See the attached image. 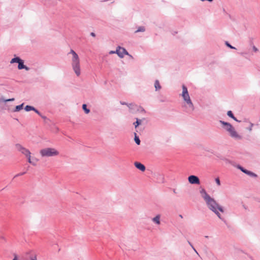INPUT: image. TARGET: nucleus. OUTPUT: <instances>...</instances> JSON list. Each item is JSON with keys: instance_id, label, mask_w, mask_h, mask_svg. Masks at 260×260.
<instances>
[{"instance_id": "bb28decb", "label": "nucleus", "mask_w": 260, "mask_h": 260, "mask_svg": "<svg viewBox=\"0 0 260 260\" xmlns=\"http://www.w3.org/2000/svg\"><path fill=\"white\" fill-rule=\"evenodd\" d=\"M188 244H189V245L191 247L192 249L194 250V251L197 254H199L198 252H197V251L196 250V249L194 248V247H193V246L192 245V244L189 241H188Z\"/></svg>"}, {"instance_id": "1a4fd4ad", "label": "nucleus", "mask_w": 260, "mask_h": 260, "mask_svg": "<svg viewBox=\"0 0 260 260\" xmlns=\"http://www.w3.org/2000/svg\"><path fill=\"white\" fill-rule=\"evenodd\" d=\"M188 180L189 182L192 184H199L200 183L199 178L194 175H191L189 176Z\"/></svg>"}, {"instance_id": "4be33fe9", "label": "nucleus", "mask_w": 260, "mask_h": 260, "mask_svg": "<svg viewBox=\"0 0 260 260\" xmlns=\"http://www.w3.org/2000/svg\"><path fill=\"white\" fill-rule=\"evenodd\" d=\"M145 30V27L144 26H140L138 28V29L135 31L136 33L138 32H143Z\"/></svg>"}, {"instance_id": "473e14b6", "label": "nucleus", "mask_w": 260, "mask_h": 260, "mask_svg": "<svg viewBox=\"0 0 260 260\" xmlns=\"http://www.w3.org/2000/svg\"><path fill=\"white\" fill-rule=\"evenodd\" d=\"M243 206V208H244V209H245V210H247V209H248V207H247V206H246L245 205H243V206Z\"/></svg>"}, {"instance_id": "f257e3e1", "label": "nucleus", "mask_w": 260, "mask_h": 260, "mask_svg": "<svg viewBox=\"0 0 260 260\" xmlns=\"http://www.w3.org/2000/svg\"><path fill=\"white\" fill-rule=\"evenodd\" d=\"M200 192L209 209L215 213L219 218L223 219L221 217V214L219 212V211L222 213L224 212L223 208L221 206L219 205L214 199L212 198L208 194H207L205 189H202Z\"/></svg>"}, {"instance_id": "2f4dec72", "label": "nucleus", "mask_w": 260, "mask_h": 260, "mask_svg": "<svg viewBox=\"0 0 260 260\" xmlns=\"http://www.w3.org/2000/svg\"><path fill=\"white\" fill-rule=\"evenodd\" d=\"M253 50L254 52H257L258 51L257 48H256L255 46L253 47Z\"/></svg>"}, {"instance_id": "f3484780", "label": "nucleus", "mask_w": 260, "mask_h": 260, "mask_svg": "<svg viewBox=\"0 0 260 260\" xmlns=\"http://www.w3.org/2000/svg\"><path fill=\"white\" fill-rule=\"evenodd\" d=\"M154 86H155V90L156 91L159 90L161 88V86H160V85L159 84L158 80H156L155 81Z\"/></svg>"}, {"instance_id": "f03ea898", "label": "nucleus", "mask_w": 260, "mask_h": 260, "mask_svg": "<svg viewBox=\"0 0 260 260\" xmlns=\"http://www.w3.org/2000/svg\"><path fill=\"white\" fill-rule=\"evenodd\" d=\"M181 95L184 101L183 107L185 109V111L188 113L192 112L194 110V106L190 99L187 88L184 85L182 86Z\"/></svg>"}, {"instance_id": "c756f323", "label": "nucleus", "mask_w": 260, "mask_h": 260, "mask_svg": "<svg viewBox=\"0 0 260 260\" xmlns=\"http://www.w3.org/2000/svg\"><path fill=\"white\" fill-rule=\"evenodd\" d=\"M32 111H34L38 114H39V115H41V113H40V112L38 110L36 109L35 108V110H32Z\"/></svg>"}, {"instance_id": "0eeeda50", "label": "nucleus", "mask_w": 260, "mask_h": 260, "mask_svg": "<svg viewBox=\"0 0 260 260\" xmlns=\"http://www.w3.org/2000/svg\"><path fill=\"white\" fill-rule=\"evenodd\" d=\"M27 159V161L31 164L34 166H36L37 165V162L39 161V159L35 157L31 156V152L28 153L26 156Z\"/></svg>"}, {"instance_id": "6e6552de", "label": "nucleus", "mask_w": 260, "mask_h": 260, "mask_svg": "<svg viewBox=\"0 0 260 260\" xmlns=\"http://www.w3.org/2000/svg\"><path fill=\"white\" fill-rule=\"evenodd\" d=\"M230 136L235 139H241V137L237 133L233 126L228 131Z\"/></svg>"}, {"instance_id": "39448f33", "label": "nucleus", "mask_w": 260, "mask_h": 260, "mask_svg": "<svg viewBox=\"0 0 260 260\" xmlns=\"http://www.w3.org/2000/svg\"><path fill=\"white\" fill-rule=\"evenodd\" d=\"M15 147L18 151L20 152L22 154L25 155V156H26L27 154H28V153L30 152L28 149L24 147L19 144H16Z\"/></svg>"}, {"instance_id": "f8f14e48", "label": "nucleus", "mask_w": 260, "mask_h": 260, "mask_svg": "<svg viewBox=\"0 0 260 260\" xmlns=\"http://www.w3.org/2000/svg\"><path fill=\"white\" fill-rule=\"evenodd\" d=\"M134 165L138 169L142 172L145 171L146 169L145 166L139 162H135Z\"/></svg>"}, {"instance_id": "393cba45", "label": "nucleus", "mask_w": 260, "mask_h": 260, "mask_svg": "<svg viewBox=\"0 0 260 260\" xmlns=\"http://www.w3.org/2000/svg\"><path fill=\"white\" fill-rule=\"evenodd\" d=\"M141 120H139L138 118H137L136 122L134 123L135 126V127H137L138 125H139L141 124Z\"/></svg>"}, {"instance_id": "5701e85b", "label": "nucleus", "mask_w": 260, "mask_h": 260, "mask_svg": "<svg viewBox=\"0 0 260 260\" xmlns=\"http://www.w3.org/2000/svg\"><path fill=\"white\" fill-rule=\"evenodd\" d=\"M14 101V98L5 100L3 97L1 98V101H4V102H5V103L7 102Z\"/></svg>"}, {"instance_id": "c85d7f7f", "label": "nucleus", "mask_w": 260, "mask_h": 260, "mask_svg": "<svg viewBox=\"0 0 260 260\" xmlns=\"http://www.w3.org/2000/svg\"><path fill=\"white\" fill-rule=\"evenodd\" d=\"M32 111H34L38 114H39V115H41V113H40V112L38 110L36 109L35 108V110H32Z\"/></svg>"}, {"instance_id": "4468645a", "label": "nucleus", "mask_w": 260, "mask_h": 260, "mask_svg": "<svg viewBox=\"0 0 260 260\" xmlns=\"http://www.w3.org/2000/svg\"><path fill=\"white\" fill-rule=\"evenodd\" d=\"M18 68L19 70L25 69L26 71L29 70V68L24 65L23 61L21 59V61L18 63Z\"/></svg>"}, {"instance_id": "6ab92c4d", "label": "nucleus", "mask_w": 260, "mask_h": 260, "mask_svg": "<svg viewBox=\"0 0 260 260\" xmlns=\"http://www.w3.org/2000/svg\"><path fill=\"white\" fill-rule=\"evenodd\" d=\"M82 109L86 114H88L90 112V110L87 108V106L86 104H83L82 105Z\"/></svg>"}, {"instance_id": "b1692460", "label": "nucleus", "mask_w": 260, "mask_h": 260, "mask_svg": "<svg viewBox=\"0 0 260 260\" xmlns=\"http://www.w3.org/2000/svg\"><path fill=\"white\" fill-rule=\"evenodd\" d=\"M135 141L136 143L137 144L139 145L140 144V140L138 137L136 136V134H135Z\"/></svg>"}, {"instance_id": "20e7f679", "label": "nucleus", "mask_w": 260, "mask_h": 260, "mask_svg": "<svg viewBox=\"0 0 260 260\" xmlns=\"http://www.w3.org/2000/svg\"><path fill=\"white\" fill-rule=\"evenodd\" d=\"M59 151L54 148H45L40 150V154L42 157H52L59 155Z\"/></svg>"}, {"instance_id": "9b49d317", "label": "nucleus", "mask_w": 260, "mask_h": 260, "mask_svg": "<svg viewBox=\"0 0 260 260\" xmlns=\"http://www.w3.org/2000/svg\"><path fill=\"white\" fill-rule=\"evenodd\" d=\"M238 168L243 173H244L246 174H247V175H249L250 176H252V177H256V175L254 173H253V172H250L249 171H248V170L244 169L243 167H242L240 166H239L238 167Z\"/></svg>"}, {"instance_id": "f704fd0d", "label": "nucleus", "mask_w": 260, "mask_h": 260, "mask_svg": "<svg viewBox=\"0 0 260 260\" xmlns=\"http://www.w3.org/2000/svg\"><path fill=\"white\" fill-rule=\"evenodd\" d=\"M109 53L110 54L116 53V51H110Z\"/></svg>"}, {"instance_id": "dca6fc26", "label": "nucleus", "mask_w": 260, "mask_h": 260, "mask_svg": "<svg viewBox=\"0 0 260 260\" xmlns=\"http://www.w3.org/2000/svg\"><path fill=\"white\" fill-rule=\"evenodd\" d=\"M227 115L232 119H233L234 120L236 121H238V120L237 119V118L234 116L233 115L232 112L231 111H228Z\"/></svg>"}, {"instance_id": "412c9836", "label": "nucleus", "mask_w": 260, "mask_h": 260, "mask_svg": "<svg viewBox=\"0 0 260 260\" xmlns=\"http://www.w3.org/2000/svg\"><path fill=\"white\" fill-rule=\"evenodd\" d=\"M23 104L20 105L16 106L15 107V111H19L23 108Z\"/></svg>"}, {"instance_id": "a211bd4d", "label": "nucleus", "mask_w": 260, "mask_h": 260, "mask_svg": "<svg viewBox=\"0 0 260 260\" xmlns=\"http://www.w3.org/2000/svg\"><path fill=\"white\" fill-rule=\"evenodd\" d=\"M21 59L19 57H16L14 58H12L10 61V63H13L15 62L19 63L21 61Z\"/></svg>"}, {"instance_id": "423d86ee", "label": "nucleus", "mask_w": 260, "mask_h": 260, "mask_svg": "<svg viewBox=\"0 0 260 260\" xmlns=\"http://www.w3.org/2000/svg\"><path fill=\"white\" fill-rule=\"evenodd\" d=\"M116 52V54L120 58H123L124 54L129 55L127 51L124 48H122L120 46H118L117 48Z\"/></svg>"}, {"instance_id": "aec40b11", "label": "nucleus", "mask_w": 260, "mask_h": 260, "mask_svg": "<svg viewBox=\"0 0 260 260\" xmlns=\"http://www.w3.org/2000/svg\"><path fill=\"white\" fill-rule=\"evenodd\" d=\"M24 109L26 111L28 112L32 110H35V108L32 106L27 105L24 108Z\"/></svg>"}, {"instance_id": "cd10ccee", "label": "nucleus", "mask_w": 260, "mask_h": 260, "mask_svg": "<svg viewBox=\"0 0 260 260\" xmlns=\"http://www.w3.org/2000/svg\"><path fill=\"white\" fill-rule=\"evenodd\" d=\"M225 44L227 46H228L229 47H230L232 49H235V47H234L232 45H231L228 42H226Z\"/></svg>"}, {"instance_id": "e433bc0d", "label": "nucleus", "mask_w": 260, "mask_h": 260, "mask_svg": "<svg viewBox=\"0 0 260 260\" xmlns=\"http://www.w3.org/2000/svg\"><path fill=\"white\" fill-rule=\"evenodd\" d=\"M120 103H121L122 105H128V104H126V103H124V102H121Z\"/></svg>"}, {"instance_id": "7ed1b4c3", "label": "nucleus", "mask_w": 260, "mask_h": 260, "mask_svg": "<svg viewBox=\"0 0 260 260\" xmlns=\"http://www.w3.org/2000/svg\"><path fill=\"white\" fill-rule=\"evenodd\" d=\"M70 53L73 55L72 58V67L77 76H79L81 74V67L80 59L78 55L73 50H71Z\"/></svg>"}, {"instance_id": "c9c22d12", "label": "nucleus", "mask_w": 260, "mask_h": 260, "mask_svg": "<svg viewBox=\"0 0 260 260\" xmlns=\"http://www.w3.org/2000/svg\"><path fill=\"white\" fill-rule=\"evenodd\" d=\"M31 260H37L36 256L35 255L34 258H32Z\"/></svg>"}, {"instance_id": "4c0bfd02", "label": "nucleus", "mask_w": 260, "mask_h": 260, "mask_svg": "<svg viewBox=\"0 0 260 260\" xmlns=\"http://www.w3.org/2000/svg\"><path fill=\"white\" fill-rule=\"evenodd\" d=\"M40 116H41V117H42L43 118H44V119H45V118H46V117H45V116H42L41 115Z\"/></svg>"}, {"instance_id": "ddd939ff", "label": "nucleus", "mask_w": 260, "mask_h": 260, "mask_svg": "<svg viewBox=\"0 0 260 260\" xmlns=\"http://www.w3.org/2000/svg\"><path fill=\"white\" fill-rule=\"evenodd\" d=\"M220 123H221L223 126V127L225 128V129H226V131H227L228 132L232 128V127L233 126L230 123H228V122H224L223 121H221L220 120Z\"/></svg>"}, {"instance_id": "7c9ffc66", "label": "nucleus", "mask_w": 260, "mask_h": 260, "mask_svg": "<svg viewBox=\"0 0 260 260\" xmlns=\"http://www.w3.org/2000/svg\"><path fill=\"white\" fill-rule=\"evenodd\" d=\"M14 257L12 260H18V257L16 254H14Z\"/></svg>"}, {"instance_id": "58836bf2", "label": "nucleus", "mask_w": 260, "mask_h": 260, "mask_svg": "<svg viewBox=\"0 0 260 260\" xmlns=\"http://www.w3.org/2000/svg\"><path fill=\"white\" fill-rule=\"evenodd\" d=\"M180 216V217L182 218V216L181 215H180V216Z\"/></svg>"}, {"instance_id": "72a5a7b5", "label": "nucleus", "mask_w": 260, "mask_h": 260, "mask_svg": "<svg viewBox=\"0 0 260 260\" xmlns=\"http://www.w3.org/2000/svg\"><path fill=\"white\" fill-rule=\"evenodd\" d=\"M90 35H91L92 37H95V33H94V32H91V33H90Z\"/></svg>"}, {"instance_id": "2eb2a0df", "label": "nucleus", "mask_w": 260, "mask_h": 260, "mask_svg": "<svg viewBox=\"0 0 260 260\" xmlns=\"http://www.w3.org/2000/svg\"><path fill=\"white\" fill-rule=\"evenodd\" d=\"M127 106L132 112H134L136 110H138V106L134 104H129L127 105Z\"/></svg>"}, {"instance_id": "9d476101", "label": "nucleus", "mask_w": 260, "mask_h": 260, "mask_svg": "<svg viewBox=\"0 0 260 260\" xmlns=\"http://www.w3.org/2000/svg\"><path fill=\"white\" fill-rule=\"evenodd\" d=\"M160 214H157L155 217L151 219L152 221L155 224L159 225L160 224Z\"/></svg>"}, {"instance_id": "a878e982", "label": "nucleus", "mask_w": 260, "mask_h": 260, "mask_svg": "<svg viewBox=\"0 0 260 260\" xmlns=\"http://www.w3.org/2000/svg\"><path fill=\"white\" fill-rule=\"evenodd\" d=\"M215 181L218 186H220V185H221L220 181L218 177L216 178L215 179Z\"/></svg>"}]
</instances>
